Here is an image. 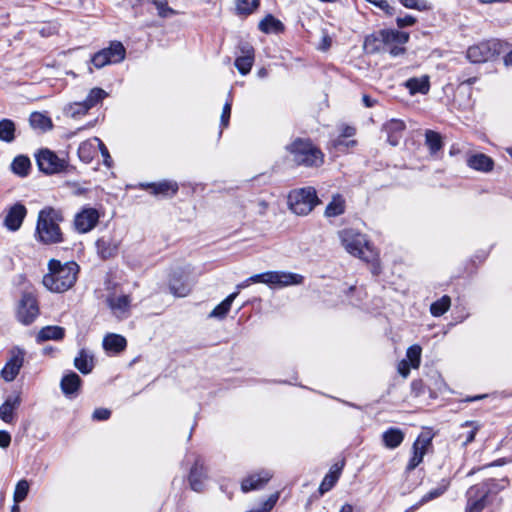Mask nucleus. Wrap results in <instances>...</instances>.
Instances as JSON below:
<instances>
[{"label":"nucleus","mask_w":512,"mask_h":512,"mask_svg":"<svg viewBox=\"0 0 512 512\" xmlns=\"http://www.w3.org/2000/svg\"><path fill=\"white\" fill-rule=\"evenodd\" d=\"M503 479H487L469 487L465 493V512H495L502 504L500 492L508 486Z\"/></svg>","instance_id":"1"},{"label":"nucleus","mask_w":512,"mask_h":512,"mask_svg":"<svg viewBox=\"0 0 512 512\" xmlns=\"http://www.w3.org/2000/svg\"><path fill=\"white\" fill-rule=\"evenodd\" d=\"M49 273L43 277V285L55 293L70 289L76 282L79 266L76 262L62 264L59 260L51 259L48 263Z\"/></svg>","instance_id":"2"},{"label":"nucleus","mask_w":512,"mask_h":512,"mask_svg":"<svg viewBox=\"0 0 512 512\" xmlns=\"http://www.w3.org/2000/svg\"><path fill=\"white\" fill-rule=\"evenodd\" d=\"M61 210L45 207L38 213L35 237L43 244H56L63 241L59 223L63 221Z\"/></svg>","instance_id":"3"},{"label":"nucleus","mask_w":512,"mask_h":512,"mask_svg":"<svg viewBox=\"0 0 512 512\" xmlns=\"http://www.w3.org/2000/svg\"><path fill=\"white\" fill-rule=\"evenodd\" d=\"M286 150L297 165L312 168L320 167L324 163L323 152L309 139L296 138L286 146Z\"/></svg>","instance_id":"4"},{"label":"nucleus","mask_w":512,"mask_h":512,"mask_svg":"<svg viewBox=\"0 0 512 512\" xmlns=\"http://www.w3.org/2000/svg\"><path fill=\"white\" fill-rule=\"evenodd\" d=\"M339 238L345 250L366 262L373 261L376 253L366 239V236L354 229L339 231Z\"/></svg>","instance_id":"5"},{"label":"nucleus","mask_w":512,"mask_h":512,"mask_svg":"<svg viewBox=\"0 0 512 512\" xmlns=\"http://www.w3.org/2000/svg\"><path fill=\"white\" fill-rule=\"evenodd\" d=\"M288 203L293 213L304 216L314 209L319 199L313 187H304L290 192Z\"/></svg>","instance_id":"6"},{"label":"nucleus","mask_w":512,"mask_h":512,"mask_svg":"<svg viewBox=\"0 0 512 512\" xmlns=\"http://www.w3.org/2000/svg\"><path fill=\"white\" fill-rule=\"evenodd\" d=\"M501 46L498 40L484 41L470 46L466 52V57L472 63H484L500 54Z\"/></svg>","instance_id":"7"},{"label":"nucleus","mask_w":512,"mask_h":512,"mask_svg":"<svg viewBox=\"0 0 512 512\" xmlns=\"http://www.w3.org/2000/svg\"><path fill=\"white\" fill-rule=\"evenodd\" d=\"M409 40V34L407 32H402L394 29H383L380 30L376 37L370 36L365 39V48L370 52H376L380 50L379 46L376 45V42L380 41L385 46H389L392 44H405Z\"/></svg>","instance_id":"8"},{"label":"nucleus","mask_w":512,"mask_h":512,"mask_svg":"<svg viewBox=\"0 0 512 512\" xmlns=\"http://www.w3.org/2000/svg\"><path fill=\"white\" fill-rule=\"evenodd\" d=\"M126 50L121 42L115 41L109 47L95 53L91 58V63L97 69L103 68L108 64L119 63L124 60Z\"/></svg>","instance_id":"9"},{"label":"nucleus","mask_w":512,"mask_h":512,"mask_svg":"<svg viewBox=\"0 0 512 512\" xmlns=\"http://www.w3.org/2000/svg\"><path fill=\"white\" fill-rule=\"evenodd\" d=\"M35 157L39 170L47 175L60 173L67 167L65 159L59 158L53 151L47 148L39 150Z\"/></svg>","instance_id":"10"},{"label":"nucleus","mask_w":512,"mask_h":512,"mask_svg":"<svg viewBox=\"0 0 512 512\" xmlns=\"http://www.w3.org/2000/svg\"><path fill=\"white\" fill-rule=\"evenodd\" d=\"M25 355V350L18 346L9 351V359L1 370V377L6 382H11L17 377L23 366Z\"/></svg>","instance_id":"11"},{"label":"nucleus","mask_w":512,"mask_h":512,"mask_svg":"<svg viewBox=\"0 0 512 512\" xmlns=\"http://www.w3.org/2000/svg\"><path fill=\"white\" fill-rule=\"evenodd\" d=\"M37 300L31 294H24L18 307L17 317L25 325L31 324L38 316Z\"/></svg>","instance_id":"12"},{"label":"nucleus","mask_w":512,"mask_h":512,"mask_svg":"<svg viewBox=\"0 0 512 512\" xmlns=\"http://www.w3.org/2000/svg\"><path fill=\"white\" fill-rule=\"evenodd\" d=\"M99 212L95 208H84L75 216L74 225L78 232L87 233L91 231L99 221Z\"/></svg>","instance_id":"13"},{"label":"nucleus","mask_w":512,"mask_h":512,"mask_svg":"<svg viewBox=\"0 0 512 512\" xmlns=\"http://www.w3.org/2000/svg\"><path fill=\"white\" fill-rule=\"evenodd\" d=\"M430 445V437L422 434L417 437L412 446V457L406 466V472L413 471L423 461L424 455Z\"/></svg>","instance_id":"14"},{"label":"nucleus","mask_w":512,"mask_h":512,"mask_svg":"<svg viewBox=\"0 0 512 512\" xmlns=\"http://www.w3.org/2000/svg\"><path fill=\"white\" fill-rule=\"evenodd\" d=\"M207 479L206 468L201 457H197L190 470L189 484L192 490L202 492L204 489V481Z\"/></svg>","instance_id":"15"},{"label":"nucleus","mask_w":512,"mask_h":512,"mask_svg":"<svg viewBox=\"0 0 512 512\" xmlns=\"http://www.w3.org/2000/svg\"><path fill=\"white\" fill-rule=\"evenodd\" d=\"M270 286L287 287L302 284L304 277L300 274L285 271H270Z\"/></svg>","instance_id":"16"},{"label":"nucleus","mask_w":512,"mask_h":512,"mask_svg":"<svg viewBox=\"0 0 512 512\" xmlns=\"http://www.w3.org/2000/svg\"><path fill=\"white\" fill-rule=\"evenodd\" d=\"M273 474L269 470H261L244 478L241 482V490L247 493L252 490L262 488L271 478Z\"/></svg>","instance_id":"17"},{"label":"nucleus","mask_w":512,"mask_h":512,"mask_svg":"<svg viewBox=\"0 0 512 512\" xmlns=\"http://www.w3.org/2000/svg\"><path fill=\"white\" fill-rule=\"evenodd\" d=\"M26 214L27 209L23 204H14L4 219V226L10 231H17L21 227Z\"/></svg>","instance_id":"18"},{"label":"nucleus","mask_w":512,"mask_h":512,"mask_svg":"<svg viewBox=\"0 0 512 512\" xmlns=\"http://www.w3.org/2000/svg\"><path fill=\"white\" fill-rule=\"evenodd\" d=\"M120 241L111 235H104L96 241L97 253L102 259L113 258L117 255Z\"/></svg>","instance_id":"19"},{"label":"nucleus","mask_w":512,"mask_h":512,"mask_svg":"<svg viewBox=\"0 0 512 512\" xmlns=\"http://www.w3.org/2000/svg\"><path fill=\"white\" fill-rule=\"evenodd\" d=\"M169 290L176 297H185L190 292V286L181 269L175 270L169 279Z\"/></svg>","instance_id":"20"},{"label":"nucleus","mask_w":512,"mask_h":512,"mask_svg":"<svg viewBox=\"0 0 512 512\" xmlns=\"http://www.w3.org/2000/svg\"><path fill=\"white\" fill-rule=\"evenodd\" d=\"M239 49L241 54L235 60V67L242 75H246L254 63V49L248 43L241 44Z\"/></svg>","instance_id":"21"},{"label":"nucleus","mask_w":512,"mask_h":512,"mask_svg":"<svg viewBox=\"0 0 512 512\" xmlns=\"http://www.w3.org/2000/svg\"><path fill=\"white\" fill-rule=\"evenodd\" d=\"M144 189L150 190L155 196L171 197L175 195L179 189L175 181L163 180L160 182L141 184Z\"/></svg>","instance_id":"22"},{"label":"nucleus","mask_w":512,"mask_h":512,"mask_svg":"<svg viewBox=\"0 0 512 512\" xmlns=\"http://www.w3.org/2000/svg\"><path fill=\"white\" fill-rule=\"evenodd\" d=\"M82 380L75 372L65 374L60 382V387L66 397H75L81 387Z\"/></svg>","instance_id":"23"},{"label":"nucleus","mask_w":512,"mask_h":512,"mask_svg":"<svg viewBox=\"0 0 512 512\" xmlns=\"http://www.w3.org/2000/svg\"><path fill=\"white\" fill-rule=\"evenodd\" d=\"M21 398L19 395H10L0 406V419L5 423L11 424L14 421V411L20 406Z\"/></svg>","instance_id":"24"},{"label":"nucleus","mask_w":512,"mask_h":512,"mask_svg":"<svg viewBox=\"0 0 512 512\" xmlns=\"http://www.w3.org/2000/svg\"><path fill=\"white\" fill-rule=\"evenodd\" d=\"M405 127V123L398 119H391L383 126V129L387 133V140L392 146L399 144Z\"/></svg>","instance_id":"25"},{"label":"nucleus","mask_w":512,"mask_h":512,"mask_svg":"<svg viewBox=\"0 0 512 512\" xmlns=\"http://www.w3.org/2000/svg\"><path fill=\"white\" fill-rule=\"evenodd\" d=\"M130 302L129 295H109L107 297L108 306L117 317H122L128 312Z\"/></svg>","instance_id":"26"},{"label":"nucleus","mask_w":512,"mask_h":512,"mask_svg":"<svg viewBox=\"0 0 512 512\" xmlns=\"http://www.w3.org/2000/svg\"><path fill=\"white\" fill-rule=\"evenodd\" d=\"M450 486V480L449 479H442L437 487L431 489L429 492H427L425 495L422 496V498L420 499V501L415 505V506H412L410 509H408L407 511L405 512H409L411 510H414L434 499H437L439 498L440 496H442L449 488Z\"/></svg>","instance_id":"27"},{"label":"nucleus","mask_w":512,"mask_h":512,"mask_svg":"<svg viewBox=\"0 0 512 512\" xmlns=\"http://www.w3.org/2000/svg\"><path fill=\"white\" fill-rule=\"evenodd\" d=\"M467 165L477 171L489 172L493 169L494 162L486 154L478 153L468 157Z\"/></svg>","instance_id":"28"},{"label":"nucleus","mask_w":512,"mask_h":512,"mask_svg":"<svg viewBox=\"0 0 512 512\" xmlns=\"http://www.w3.org/2000/svg\"><path fill=\"white\" fill-rule=\"evenodd\" d=\"M404 433L401 429L391 427L382 434V441L386 448L395 449L401 445L404 440Z\"/></svg>","instance_id":"29"},{"label":"nucleus","mask_w":512,"mask_h":512,"mask_svg":"<svg viewBox=\"0 0 512 512\" xmlns=\"http://www.w3.org/2000/svg\"><path fill=\"white\" fill-rule=\"evenodd\" d=\"M65 336V329L60 326H45L36 336V341L42 343L48 340H62Z\"/></svg>","instance_id":"30"},{"label":"nucleus","mask_w":512,"mask_h":512,"mask_svg":"<svg viewBox=\"0 0 512 512\" xmlns=\"http://www.w3.org/2000/svg\"><path fill=\"white\" fill-rule=\"evenodd\" d=\"M404 86L409 90L411 95H415L417 93L426 94L430 88L429 77L422 76L420 78H410L404 83Z\"/></svg>","instance_id":"31"},{"label":"nucleus","mask_w":512,"mask_h":512,"mask_svg":"<svg viewBox=\"0 0 512 512\" xmlns=\"http://www.w3.org/2000/svg\"><path fill=\"white\" fill-rule=\"evenodd\" d=\"M74 366L82 374H89L94 367L93 355L87 350L81 349L74 359Z\"/></svg>","instance_id":"32"},{"label":"nucleus","mask_w":512,"mask_h":512,"mask_svg":"<svg viewBox=\"0 0 512 512\" xmlns=\"http://www.w3.org/2000/svg\"><path fill=\"white\" fill-rule=\"evenodd\" d=\"M29 124L33 129L41 132H46L53 127L51 118L41 112L31 113L29 116Z\"/></svg>","instance_id":"33"},{"label":"nucleus","mask_w":512,"mask_h":512,"mask_svg":"<svg viewBox=\"0 0 512 512\" xmlns=\"http://www.w3.org/2000/svg\"><path fill=\"white\" fill-rule=\"evenodd\" d=\"M10 168L15 175L21 178L27 177L31 169L30 159L27 156L18 155L11 162Z\"/></svg>","instance_id":"34"},{"label":"nucleus","mask_w":512,"mask_h":512,"mask_svg":"<svg viewBox=\"0 0 512 512\" xmlns=\"http://www.w3.org/2000/svg\"><path fill=\"white\" fill-rule=\"evenodd\" d=\"M127 345L126 339L118 334H108L103 339V347L107 351L121 352Z\"/></svg>","instance_id":"35"},{"label":"nucleus","mask_w":512,"mask_h":512,"mask_svg":"<svg viewBox=\"0 0 512 512\" xmlns=\"http://www.w3.org/2000/svg\"><path fill=\"white\" fill-rule=\"evenodd\" d=\"M259 30L263 33L269 34V33H280L284 31V25L283 23L276 19L273 15L268 14L265 18H263L259 22Z\"/></svg>","instance_id":"36"},{"label":"nucleus","mask_w":512,"mask_h":512,"mask_svg":"<svg viewBox=\"0 0 512 512\" xmlns=\"http://www.w3.org/2000/svg\"><path fill=\"white\" fill-rule=\"evenodd\" d=\"M238 292H234L227 296L220 304H218L209 314L211 318H219L223 319L226 317L228 312L231 309V305L235 298L237 297Z\"/></svg>","instance_id":"37"},{"label":"nucleus","mask_w":512,"mask_h":512,"mask_svg":"<svg viewBox=\"0 0 512 512\" xmlns=\"http://www.w3.org/2000/svg\"><path fill=\"white\" fill-rule=\"evenodd\" d=\"M345 212V200L340 194L332 197L325 209V216L336 217Z\"/></svg>","instance_id":"38"},{"label":"nucleus","mask_w":512,"mask_h":512,"mask_svg":"<svg viewBox=\"0 0 512 512\" xmlns=\"http://www.w3.org/2000/svg\"><path fill=\"white\" fill-rule=\"evenodd\" d=\"M16 126L11 119L0 120V140L3 142L11 143L15 139Z\"/></svg>","instance_id":"39"},{"label":"nucleus","mask_w":512,"mask_h":512,"mask_svg":"<svg viewBox=\"0 0 512 512\" xmlns=\"http://www.w3.org/2000/svg\"><path fill=\"white\" fill-rule=\"evenodd\" d=\"M425 144L427 145L431 154H436L443 147L442 137L438 132L433 130H426Z\"/></svg>","instance_id":"40"},{"label":"nucleus","mask_w":512,"mask_h":512,"mask_svg":"<svg viewBox=\"0 0 512 512\" xmlns=\"http://www.w3.org/2000/svg\"><path fill=\"white\" fill-rule=\"evenodd\" d=\"M451 306V299L444 295L439 300L433 302L430 306V312L433 316L439 317L446 313Z\"/></svg>","instance_id":"41"},{"label":"nucleus","mask_w":512,"mask_h":512,"mask_svg":"<svg viewBox=\"0 0 512 512\" xmlns=\"http://www.w3.org/2000/svg\"><path fill=\"white\" fill-rule=\"evenodd\" d=\"M462 427L465 431L459 434L458 439L461 441V445L465 447L474 441L478 431V426H474L473 423L466 422Z\"/></svg>","instance_id":"42"},{"label":"nucleus","mask_w":512,"mask_h":512,"mask_svg":"<svg viewBox=\"0 0 512 512\" xmlns=\"http://www.w3.org/2000/svg\"><path fill=\"white\" fill-rule=\"evenodd\" d=\"M89 110L90 108H88L87 104L83 100L81 102H74L68 104L65 107L64 112L67 116L76 118L78 116L85 115Z\"/></svg>","instance_id":"43"},{"label":"nucleus","mask_w":512,"mask_h":512,"mask_svg":"<svg viewBox=\"0 0 512 512\" xmlns=\"http://www.w3.org/2000/svg\"><path fill=\"white\" fill-rule=\"evenodd\" d=\"M106 96L107 93L102 88L95 87L89 91L84 102L87 104L88 108L91 109L101 102Z\"/></svg>","instance_id":"44"},{"label":"nucleus","mask_w":512,"mask_h":512,"mask_svg":"<svg viewBox=\"0 0 512 512\" xmlns=\"http://www.w3.org/2000/svg\"><path fill=\"white\" fill-rule=\"evenodd\" d=\"M259 6V0H236L238 14L249 15Z\"/></svg>","instance_id":"45"},{"label":"nucleus","mask_w":512,"mask_h":512,"mask_svg":"<svg viewBox=\"0 0 512 512\" xmlns=\"http://www.w3.org/2000/svg\"><path fill=\"white\" fill-rule=\"evenodd\" d=\"M28 492H29L28 481L25 479L20 480L16 484V487H15L14 496H13L14 502L15 503L22 502L27 497Z\"/></svg>","instance_id":"46"},{"label":"nucleus","mask_w":512,"mask_h":512,"mask_svg":"<svg viewBox=\"0 0 512 512\" xmlns=\"http://www.w3.org/2000/svg\"><path fill=\"white\" fill-rule=\"evenodd\" d=\"M422 349L419 345H412L407 349L406 356L412 368H418L421 361Z\"/></svg>","instance_id":"47"},{"label":"nucleus","mask_w":512,"mask_h":512,"mask_svg":"<svg viewBox=\"0 0 512 512\" xmlns=\"http://www.w3.org/2000/svg\"><path fill=\"white\" fill-rule=\"evenodd\" d=\"M152 3L157 9L158 15L162 18H168L177 14V12L168 6L166 0H153Z\"/></svg>","instance_id":"48"},{"label":"nucleus","mask_w":512,"mask_h":512,"mask_svg":"<svg viewBox=\"0 0 512 512\" xmlns=\"http://www.w3.org/2000/svg\"><path fill=\"white\" fill-rule=\"evenodd\" d=\"M399 2L408 9L418 11H427L431 9V5L426 0H399Z\"/></svg>","instance_id":"49"},{"label":"nucleus","mask_w":512,"mask_h":512,"mask_svg":"<svg viewBox=\"0 0 512 512\" xmlns=\"http://www.w3.org/2000/svg\"><path fill=\"white\" fill-rule=\"evenodd\" d=\"M338 479H339L338 475H336V474H331V473L326 474V476L324 477V479L322 480V482L319 486V493L321 495H323L324 493L331 490L334 487V485L337 483Z\"/></svg>","instance_id":"50"},{"label":"nucleus","mask_w":512,"mask_h":512,"mask_svg":"<svg viewBox=\"0 0 512 512\" xmlns=\"http://www.w3.org/2000/svg\"><path fill=\"white\" fill-rule=\"evenodd\" d=\"M92 144L89 142H83L78 148V154L82 161L89 163L92 160L91 155Z\"/></svg>","instance_id":"51"},{"label":"nucleus","mask_w":512,"mask_h":512,"mask_svg":"<svg viewBox=\"0 0 512 512\" xmlns=\"http://www.w3.org/2000/svg\"><path fill=\"white\" fill-rule=\"evenodd\" d=\"M94 141L98 143L104 165L108 168L112 167L113 161L105 144L97 137L94 138Z\"/></svg>","instance_id":"52"},{"label":"nucleus","mask_w":512,"mask_h":512,"mask_svg":"<svg viewBox=\"0 0 512 512\" xmlns=\"http://www.w3.org/2000/svg\"><path fill=\"white\" fill-rule=\"evenodd\" d=\"M231 107H232V100L229 99L226 101V103L223 106L221 119H220V125L225 128L229 125V119L231 115Z\"/></svg>","instance_id":"53"},{"label":"nucleus","mask_w":512,"mask_h":512,"mask_svg":"<svg viewBox=\"0 0 512 512\" xmlns=\"http://www.w3.org/2000/svg\"><path fill=\"white\" fill-rule=\"evenodd\" d=\"M110 415H111V411L106 409V408H97L94 412H93V419L94 420H97V421H103V420H107L110 418Z\"/></svg>","instance_id":"54"},{"label":"nucleus","mask_w":512,"mask_h":512,"mask_svg":"<svg viewBox=\"0 0 512 512\" xmlns=\"http://www.w3.org/2000/svg\"><path fill=\"white\" fill-rule=\"evenodd\" d=\"M415 22H416V18L411 15H406L405 17H398L396 19V23L399 28L412 26L415 24Z\"/></svg>","instance_id":"55"},{"label":"nucleus","mask_w":512,"mask_h":512,"mask_svg":"<svg viewBox=\"0 0 512 512\" xmlns=\"http://www.w3.org/2000/svg\"><path fill=\"white\" fill-rule=\"evenodd\" d=\"M278 498V493L270 495L269 498L264 502L263 507L260 510L262 512H269L275 506Z\"/></svg>","instance_id":"56"},{"label":"nucleus","mask_w":512,"mask_h":512,"mask_svg":"<svg viewBox=\"0 0 512 512\" xmlns=\"http://www.w3.org/2000/svg\"><path fill=\"white\" fill-rule=\"evenodd\" d=\"M270 271L269 272H265V273H262V274H256V275H253L251 277H249L251 283H265V284H270Z\"/></svg>","instance_id":"57"},{"label":"nucleus","mask_w":512,"mask_h":512,"mask_svg":"<svg viewBox=\"0 0 512 512\" xmlns=\"http://www.w3.org/2000/svg\"><path fill=\"white\" fill-rule=\"evenodd\" d=\"M400 45L401 44H397V45L392 44V45L386 46L387 47L386 49L391 56L397 57V56L403 55L406 51L405 48Z\"/></svg>","instance_id":"58"},{"label":"nucleus","mask_w":512,"mask_h":512,"mask_svg":"<svg viewBox=\"0 0 512 512\" xmlns=\"http://www.w3.org/2000/svg\"><path fill=\"white\" fill-rule=\"evenodd\" d=\"M410 368H411V363L409 364L408 361L406 360H402L399 364H398V372L403 376V377H407L410 373Z\"/></svg>","instance_id":"59"},{"label":"nucleus","mask_w":512,"mask_h":512,"mask_svg":"<svg viewBox=\"0 0 512 512\" xmlns=\"http://www.w3.org/2000/svg\"><path fill=\"white\" fill-rule=\"evenodd\" d=\"M11 443V435L4 430H0V447L7 448Z\"/></svg>","instance_id":"60"},{"label":"nucleus","mask_w":512,"mask_h":512,"mask_svg":"<svg viewBox=\"0 0 512 512\" xmlns=\"http://www.w3.org/2000/svg\"><path fill=\"white\" fill-rule=\"evenodd\" d=\"M354 134H355V128L354 127L345 126L342 129V132H341L340 136L343 137V138H349V137H352Z\"/></svg>","instance_id":"61"},{"label":"nucleus","mask_w":512,"mask_h":512,"mask_svg":"<svg viewBox=\"0 0 512 512\" xmlns=\"http://www.w3.org/2000/svg\"><path fill=\"white\" fill-rule=\"evenodd\" d=\"M412 390L415 392L416 396H419L422 393V381L420 380H414L411 384Z\"/></svg>","instance_id":"62"},{"label":"nucleus","mask_w":512,"mask_h":512,"mask_svg":"<svg viewBox=\"0 0 512 512\" xmlns=\"http://www.w3.org/2000/svg\"><path fill=\"white\" fill-rule=\"evenodd\" d=\"M362 101H363V104H364L366 107H368V108H371V107L375 106V105H376V103H377V100H376V99H373V98H371L369 95H366V94H365V95H363V97H362Z\"/></svg>","instance_id":"63"},{"label":"nucleus","mask_w":512,"mask_h":512,"mask_svg":"<svg viewBox=\"0 0 512 512\" xmlns=\"http://www.w3.org/2000/svg\"><path fill=\"white\" fill-rule=\"evenodd\" d=\"M343 466H344V462H342V463H340V464H339V463H336V464H334V465L331 467V469H330L329 473H331V474H336V475H338V478H339V477H340V474H341V471H342Z\"/></svg>","instance_id":"64"}]
</instances>
